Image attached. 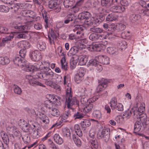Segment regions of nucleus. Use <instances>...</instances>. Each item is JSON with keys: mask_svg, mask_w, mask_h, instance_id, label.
I'll return each instance as SVG.
<instances>
[{"mask_svg": "<svg viewBox=\"0 0 149 149\" xmlns=\"http://www.w3.org/2000/svg\"><path fill=\"white\" fill-rule=\"evenodd\" d=\"M61 99L60 97H55L53 96H52L51 100H52V102L54 103L56 105L59 106L61 105Z\"/></svg>", "mask_w": 149, "mask_h": 149, "instance_id": "de8ad7c7", "label": "nucleus"}, {"mask_svg": "<svg viewBox=\"0 0 149 149\" xmlns=\"http://www.w3.org/2000/svg\"><path fill=\"white\" fill-rule=\"evenodd\" d=\"M40 51H45L46 48V45L45 42L42 40H39L37 45Z\"/></svg>", "mask_w": 149, "mask_h": 149, "instance_id": "7c9ffc66", "label": "nucleus"}, {"mask_svg": "<svg viewBox=\"0 0 149 149\" xmlns=\"http://www.w3.org/2000/svg\"><path fill=\"white\" fill-rule=\"evenodd\" d=\"M36 15L35 12L32 11L27 10L26 17L31 18L32 19L34 18Z\"/></svg>", "mask_w": 149, "mask_h": 149, "instance_id": "774afa93", "label": "nucleus"}, {"mask_svg": "<svg viewBox=\"0 0 149 149\" xmlns=\"http://www.w3.org/2000/svg\"><path fill=\"white\" fill-rule=\"evenodd\" d=\"M0 135L4 143L8 145L9 142V139L8 135L4 131H1L0 132Z\"/></svg>", "mask_w": 149, "mask_h": 149, "instance_id": "393cba45", "label": "nucleus"}, {"mask_svg": "<svg viewBox=\"0 0 149 149\" xmlns=\"http://www.w3.org/2000/svg\"><path fill=\"white\" fill-rule=\"evenodd\" d=\"M26 61L25 59L20 57L19 55H17L13 60V61L15 65L21 66H24Z\"/></svg>", "mask_w": 149, "mask_h": 149, "instance_id": "6ab92c4d", "label": "nucleus"}, {"mask_svg": "<svg viewBox=\"0 0 149 149\" xmlns=\"http://www.w3.org/2000/svg\"><path fill=\"white\" fill-rule=\"evenodd\" d=\"M26 78L28 80V82L30 84L31 86H38L42 87H45V85L40 82L37 81L33 77L30 75H26Z\"/></svg>", "mask_w": 149, "mask_h": 149, "instance_id": "4468645a", "label": "nucleus"}, {"mask_svg": "<svg viewBox=\"0 0 149 149\" xmlns=\"http://www.w3.org/2000/svg\"><path fill=\"white\" fill-rule=\"evenodd\" d=\"M58 36V33L51 30L50 35H49L48 36L49 42L51 45L54 44V40L56 39Z\"/></svg>", "mask_w": 149, "mask_h": 149, "instance_id": "5701e85b", "label": "nucleus"}, {"mask_svg": "<svg viewBox=\"0 0 149 149\" xmlns=\"http://www.w3.org/2000/svg\"><path fill=\"white\" fill-rule=\"evenodd\" d=\"M115 120L117 123L120 124L123 123L125 120L122 115L117 116L116 117Z\"/></svg>", "mask_w": 149, "mask_h": 149, "instance_id": "864d4df0", "label": "nucleus"}, {"mask_svg": "<svg viewBox=\"0 0 149 149\" xmlns=\"http://www.w3.org/2000/svg\"><path fill=\"white\" fill-rule=\"evenodd\" d=\"M18 45L21 48H24L26 50L30 47V44L28 41H24L18 43Z\"/></svg>", "mask_w": 149, "mask_h": 149, "instance_id": "c756f323", "label": "nucleus"}, {"mask_svg": "<svg viewBox=\"0 0 149 149\" xmlns=\"http://www.w3.org/2000/svg\"><path fill=\"white\" fill-rule=\"evenodd\" d=\"M53 105L52 102V100H50L45 101L42 106H43V107H45L47 109H48L49 111L52 109V108H53Z\"/></svg>", "mask_w": 149, "mask_h": 149, "instance_id": "a19ab883", "label": "nucleus"}, {"mask_svg": "<svg viewBox=\"0 0 149 149\" xmlns=\"http://www.w3.org/2000/svg\"><path fill=\"white\" fill-rule=\"evenodd\" d=\"M27 10H22L20 12V14L22 16L18 17L17 18L18 20H20L21 23L25 22L23 21L24 19H26L25 17H26Z\"/></svg>", "mask_w": 149, "mask_h": 149, "instance_id": "c9c22d12", "label": "nucleus"}, {"mask_svg": "<svg viewBox=\"0 0 149 149\" xmlns=\"http://www.w3.org/2000/svg\"><path fill=\"white\" fill-rule=\"evenodd\" d=\"M91 124L90 121L87 120H84L80 123L81 127L83 130H85L86 128L89 127Z\"/></svg>", "mask_w": 149, "mask_h": 149, "instance_id": "f704fd0d", "label": "nucleus"}, {"mask_svg": "<svg viewBox=\"0 0 149 149\" xmlns=\"http://www.w3.org/2000/svg\"><path fill=\"white\" fill-rule=\"evenodd\" d=\"M31 58L34 61H38L41 59V54L38 50H35L31 53Z\"/></svg>", "mask_w": 149, "mask_h": 149, "instance_id": "a211bd4d", "label": "nucleus"}, {"mask_svg": "<svg viewBox=\"0 0 149 149\" xmlns=\"http://www.w3.org/2000/svg\"><path fill=\"white\" fill-rule=\"evenodd\" d=\"M142 123L139 120H137L135 123L134 125V132L137 134L141 136V134L138 132L141 130L142 127Z\"/></svg>", "mask_w": 149, "mask_h": 149, "instance_id": "412c9836", "label": "nucleus"}, {"mask_svg": "<svg viewBox=\"0 0 149 149\" xmlns=\"http://www.w3.org/2000/svg\"><path fill=\"white\" fill-rule=\"evenodd\" d=\"M10 60L7 56L0 57V64L4 65L10 63Z\"/></svg>", "mask_w": 149, "mask_h": 149, "instance_id": "ea45409f", "label": "nucleus"}, {"mask_svg": "<svg viewBox=\"0 0 149 149\" xmlns=\"http://www.w3.org/2000/svg\"><path fill=\"white\" fill-rule=\"evenodd\" d=\"M57 0H53L50 1L48 3V6L50 9H53L55 12L58 13L61 10L60 6L58 4Z\"/></svg>", "mask_w": 149, "mask_h": 149, "instance_id": "dca6fc26", "label": "nucleus"}, {"mask_svg": "<svg viewBox=\"0 0 149 149\" xmlns=\"http://www.w3.org/2000/svg\"><path fill=\"white\" fill-rule=\"evenodd\" d=\"M137 111L136 113L135 118L138 119L141 123H146L147 120V116L143 112L145 110V105L144 103L141 104L138 107Z\"/></svg>", "mask_w": 149, "mask_h": 149, "instance_id": "423d86ee", "label": "nucleus"}, {"mask_svg": "<svg viewBox=\"0 0 149 149\" xmlns=\"http://www.w3.org/2000/svg\"><path fill=\"white\" fill-rule=\"evenodd\" d=\"M38 10L40 11V13H42L43 17L44 19L45 22L47 23L48 22L49 16L47 15V12L44 9L43 6L42 5H40L38 7Z\"/></svg>", "mask_w": 149, "mask_h": 149, "instance_id": "aec40b11", "label": "nucleus"}, {"mask_svg": "<svg viewBox=\"0 0 149 149\" xmlns=\"http://www.w3.org/2000/svg\"><path fill=\"white\" fill-rule=\"evenodd\" d=\"M104 45L102 44L93 43L91 45H87V48L91 51L100 52L102 49Z\"/></svg>", "mask_w": 149, "mask_h": 149, "instance_id": "2eb2a0df", "label": "nucleus"}, {"mask_svg": "<svg viewBox=\"0 0 149 149\" xmlns=\"http://www.w3.org/2000/svg\"><path fill=\"white\" fill-rule=\"evenodd\" d=\"M99 62L103 64H108L109 63V59L106 56L100 55L98 56Z\"/></svg>", "mask_w": 149, "mask_h": 149, "instance_id": "4be33fe9", "label": "nucleus"}, {"mask_svg": "<svg viewBox=\"0 0 149 149\" xmlns=\"http://www.w3.org/2000/svg\"><path fill=\"white\" fill-rule=\"evenodd\" d=\"M6 130L8 133H12L15 136L19 138L21 136V134L20 132L15 125H8L6 127Z\"/></svg>", "mask_w": 149, "mask_h": 149, "instance_id": "f8f14e48", "label": "nucleus"}, {"mask_svg": "<svg viewBox=\"0 0 149 149\" xmlns=\"http://www.w3.org/2000/svg\"><path fill=\"white\" fill-rule=\"evenodd\" d=\"M78 51V49L75 47H72L69 51V53L71 55H74Z\"/></svg>", "mask_w": 149, "mask_h": 149, "instance_id": "338daca9", "label": "nucleus"}, {"mask_svg": "<svg viewBox=\"0 0 149 149\" xmlns=\"http://www.w3.org/2000/svg\"><path fill=\"white\" fill-rule=\"evenodd\" d=\"M20 9H29L31 7L32 5L26 2L18 3Z\"/></svg>", "mask_w": 149, "mask_h": 149, "instance_id": "79ce46f5", "label": "nucleus"}, {"mask_svg": "<svg viewBox=\"0 0 149 149\" xmlns=\"http://www.w3.org/2000/svg\"><path fill=\"white\" fill-rule=\"evenodd\" d=\"M74 129L77 135L79 137H81L82 136V132L81 131L79 126L78 125L76 124L74 125Z\"/></svg>", "mask_w": 149, "mask_h": 149, "instance_id": "09e8293b", "label": "nucleus"}, {"mask_svg": "<svg viewBox=\"0 0 149 149\" xmlns=\"http://www.w3.org/2000/svg\"><path fill=\"white\" fill-rule=\"evenodd\" d=\"M79 64L80 65H85L87 61V58L85 55H81L78 56Z\"/></svg>", "mask_w": 149, "mask_h": 149, "instance_id": "bb28decb", "label": "nucleus"}, {"mask_svg": "<svg viewBox=\"0 0 149 149\" xmlns=\"http://www.w3.org/2000/svg\"><path fill=\"white\" fill-rule=\"evenodd\" d=\"M75 3L74 0H64L63 4L65 8H68L73 6Z\"/></svg>", "mask_w": 149, "mask_h": 149, "instance_id": "473e14b6", "label": "nucleus"}, {"mask_svg": "<svg viewBox=\"0 0 149 149\" xmlns=\"http://www.w3.org/2000/svg\"><path fill=\"white\" fill-rule=\"evenodd\" d=\"M109 82V80L107 79H105L103 78L98 80V85L97 87L95 92L97 93H99L102 91L107 87V84Z\"/></svg>", "mask_w": 149, "mask_h": 149, "instance_id": "9d476101", "label": "nucleus"}, {"mask_svg": "<svg viewBox=\"0 0 149 149\" xmlns=\"http://www.w3.org/2000/svg\"><path fill=\"white\" fill-rule=\"evenodd\" d=\"M78 61L76 60H74L73 57L71 58L70 60V67L72 69L74 68L77 65Z\"/></svg>", "mask_w": 149, "mask_h": 149, "instance_id": "6e6d98bb", "label": "nucleus"}, {"mask_svg": "<svg viewBox=\"0 0 149 149\" xmlns=\"http://www.w3.org/2000/svg\"><path fill=\"white\" fill-rule=\"evenodd\" d=\"M62 134L64 137L67 138L70 137L71 132L68 128L67 127H62L61 129Z\"/></svg>", "mask_w": 149, "mask_h": 149, "instance_id": "a878e982", "label": "nucleus"}, {"mask_svg": "<svg viewBox=\"0 0 149 149\" xmlns=\"http://www.w3.org/2000/svg\"><path fill=\"white\" fill-rule=\"evenodd\" d=\"M22 127L24 131L31 134L33 139H38L40 136V133L36 129L35 123L32 120H28V123L23 124Z\"/></svg>", "mask_w": 149, "mask_h": 149, "instance_id": "f257e3e1", "label": "nucleus"}, {"mask_svg": "<svg viewBox=\"0 0 149 149\" xmlns=\"http://www.w3.org/2000/svg\"><path fill=\"white\" fill-rule=\"evenodd\" d=\"M9 10V8L7 6L3 5H0V12H2L7 13Z\"/></svg>", "mask_w": 149, "mask_h": 149, "instance_id": "0e129e2a", "label": "nucleus"}, {"mask_svg": "<svg viewBox=\"0 0 149 149\" xmlns=\"http://www.w3.org/2000/svg\"><path fill=\"white\" fill-rule=\"evenodd\" d=\"M127 44L125 40L120 41L117 44L118 48L122 50L125 49L127 47Z\"/></svg>", "mask_w": 149, "mask_h": 149, "instance_id": "58836bf2", "label": "nucleus"}, {"mask_svg": "<svg viewBox=\"0 0 149 149\" xmlns=\"http://www.w3.org/2000/svg\"><path fill=\"white\" fill-rule=\"evenodd\" d=\"M99 97V95H97L91 98H89L88 103L85 104L84 105V107L83 109V111L84 113H90L91 112L92 110L94 107L93 103L98 100Z\"/></svg>", "mask_w": 149, "mask_h": 149, "instance_id": "0eeeda50", "label": "nucleus"}, {"mask_svg": "<svg viewBox=\"0 0 149 149\" xmlns=\"http://www.w3.org/2000/svg\"><path fill=\"white\" fill-rule=\"evenodd\" d=\"M66 104L69 109L74 110L73 106L76 103H77V99L75 97H72L71 88L68 87L66 91Z\"/></svg>", "mask_w": 149, "mask_h": 149, "instance_id": "20e7f679", "label": "nucleus"}, {"mask_svg": "<svg viewBox=\"0 0 149 149\" xmlns=\"http://www.w3.org/2000/svg\"><path fill=\"white\" fill-rule=\"evenodd\" d=\"M89 142L91 144V146L92 149H98L100 144L97 139H90Z\"/></svg>", "mask_w": 149, "mask_h": 149, "instance_id": "cd10ccee", "label": "nucleus"}, {"mask_svg": "<svg viewBox=\"0 0 149 149\" xmlns=\"http://www.w3.org/2000/svg\"><path fill=\"white\" fill-rule=\"evenodd\" d=\"M24 68V70L26 72H33L35 71L34 67L31 65H27L25 66H23Z\"/></svg>", "mask_w": 149, "mask_h": 149, "instance_id": "13d9d810", "label": "nucleus"}, {"mask_svg": "<svg viewBox=\"0 0 149 149\" xmlns=\"http://www.w3.org/2000/svg\"><path fill=\"white\" fill-rule=\"evenodd\" d=\"M42 65L44 69L41 72H38L37 73V75L38 77L43 79L45 77L46 75L48 74L49 71H52L49 68L50 63L46 61H43L42 62Z\"/></svg>", "mask_w": 149, "mask_h": 149, "instance_id": "6e6552de", "label": "nucleus"}, {"mask_svg": "<svg viewBox=\"0 0 149 149\" xmlns=\"http://www.w3.org/2000/svg\"><path fill=\"white\" fill-rule=\"evenodd\" d=\"M99 62L97 61L96 59H92L90 60L87 64L88 66H96L99 63Z\"/></svg>", "mask_w": 149, "mask_h": 149, "instance_id": "052dcab7", "label": "nucleus"}, {"mask_svg": "<svg viewBox=\"0 0 149 149\" xmlns=\"http://www.w3.org/2000/svg\"><path fill=\"white\" fill-rule=\"evenodd\" d=\"M12 27L18 31H22L17 34V37L18 38H26L27 36V31L25 30L28 27L25 25H22L20 23L14 22L12 24Z\"/></svg>", "mask_w": 149, "mask_h": 149, "instance_id": "7ed1b4c3", "label": "nucleus"}, {"mask_svg": "<svg viewBox=\"0 0 149 149\" xmlns=\"http://www.w3.org/2000/svg\"><path fill=\"white\" fill-rule=\"evenodd\" d=\"M74 15L72 14H68L64 19V23L65 24L69 23L70 21H72L74 18Z\"/></svg>", "mask_w": 149, "mask_h": 149, "instance_id": "49530a36", "label": "nucleus"}, {"mask_svg": "<svg viewBox=\"0 0 149 149\" xmlns=\"http://www.w3.org/2000/svg\"><path fill=\"white\" fill-rule=\"evenodd\" d=\"M45 77L43 79L46 80L45 84L47 86H52L53 84L52 80L54 79L55 80L57 84H61L62 82V77L60 75L54 73L52 71L50 70Z\"/></svg>", "mask_w": 149, "mask_h": 149, "instance_id": "f03ea898", "label": "nucleus"}, {"mask_svg": "<svg viewBox=\"0 0 149 149\" xmlns=\"http://www.w3.org/2000/svg\"><path fill=\"white\" fill-rule=\"evenodd\" d=\"M110 134L109 129L104 127L102 131H99L97 134L98 139L104 138L105 141H107L109 139Z\"/></svg>", "mask_w": 149, "mask_h": 149, "instance_id": "1a4fd4ad", "label": "nucleus"}, {"mask_svg": "<svg viewBox=\"0 0 149 149\" xmlns=\"http://www.w3.org/2000/svg\"><path fill=\"white\" fill-rule=\"evenodd\" d=\"M138 109V106L134 107L131 110H128L125 111L122 115L125 119L129 118L132 115L135 118Z\"/></svg>", "mask_w": 149, "mask_h": 149, "instance_id": "ddd939ff", "label": "nucleus"}, {"mask_svg": "<svg viewBox=\"0 0 149 149\" xmlns=\"http://www.w3.org/2000/svg\"><path fill=\"white\" fill-rule=\"evenodd\" d=\"M141 18V16L139 15L132 14L130 16V19L132 23L138 22Z\"/></svg>", "mask_w": 149, "mask_h": 149, "instance_id": "2f4dec72", "label": "nucleus"}, {"mask_svg": "<svg viewBox=\"0 0 149 149\" xmlns=\"http://www.w3.org/2000/svg\"><path fill=\"white\" fill-rule=\"evenodd\" d=\"M113 99L112 108L116 109L119 111H123L124 110V106L123 104L120 103H117V99L116 97H114Z\"/></svg>", "mask_w": 149, "mask_h": 149, "instance_id": "f3484780", "label": "nucleus"}, {"mask_svg": "<svg viewBox=\"0 0 149 149\" xmlns=\"http://www.w3.org/2000/svg\"><path fill=\"white\" fill-rule=\"evenodd\" d=\"M75 28L74 30H77V31L76 33H71L69 35V38L71 40L77 39L79 38L78 35H80L82 33L81 31H83L84 28L81 25H77L74 26Z\"/></svg>", "mask_w": 149, "mask_h": 149, "instance_id": "9b49d317", "label": "nucleus"}, {"mask_svg": "<svg viewBox=\"0 0 149 149\" xmlns=\"http://www.w3.org/2000/svg\"><path fill=\"white\" fill-rule=\"evenodd\" d=\"M79 10V8L78 6H76V5L72 7L71 8V12H69V14H74V13H76L78 12Z\"/></svg>", "mask_w": 149, "mask_h": 149, "instance_id": "e2e57ef3", "label": "nucleus"}, {"mask_svg": "<svg viewBox=\"0 0 149 149\" xmlns=\"http://www.w3.org/2000/svg\"><path fill=\"white\" fill-rule=\"evenodd\" d=\"M80 102L81 104L84 105L86 104L88 102L89 99H88V97L87 95H85L81 94L80 96Z\"/></svg>", "mask_w": 149, "mask_h": 149, "instance_id": "a18cd8bd", "label": "nucleus"}, {"mask_svg": "<svg viewBox=\"0 0 149 149\" xmlns=\"http://www.w3.org/2000/svg\"><path fill=\"white\" fill-rule=\"evenodd\" d=\"M84 79V77L77 73L74 77L75 81L77 84L80 83Z\"/></svg>", "mask_w": 149, "mask_h": 149, "instance_id": "603ef678", "label": "nucleus"}, {"mask_svg": "<svg viewBox=\"0 0 149 149\" xmlns=\"http://www.w3.org/2000/svg\"><path fill=\"white\" fill-rule=\"evenodd\" d=\"M93 115L94 117L97 119H101L102 116L101 112L97 110H95L93 112Z\"/></svg>", "mask_w": 149, "mask_h": 149, "instance_id": "4d7b16f0", "label": "nucleus"}, {"mask_svg": "<svg viewBox=\"0 0 149 149\" xmlns=\"http://www.w3.org/2000/svg\"><path fill=\"white\" fill-rule=\"evenodd\" d=\"M14 36L13 33L11 32L10 33H8L6 37L3 38L2 42L3 44L8 42L9 41H10L12 39H13Z\"/></svg>", "mask_w": 149, "mask_h": 149, "instance_id": "c85d7f7f", "label": "nucleus"}, {"mask_svg": "<svg viewBox=\"0 0 149 149\" xmlns=\"http://www.w3.org/2000/svg\"><path fill=\"white\" fill-rule=\"evenodd\" d=\"M33 66L34 71L41 70L43 68L42 62H39L35 63Z\"/></svg>", "mask_w": 149, "mask_h": 149, "instance_id": "3c124183", "label": "nucleus"}, {"mask_svg": "<svg viewBox=\"0 0 149 149\" xmlns=\"http://www.w3.org/2000/svg\"><path fill=\"white\" fill-rule=\"evenodd\" d=\"M72 139L74 143L78 147H80L81 146V141L76 134L72 135Z\"/></svg>", "mask_w": 149, "mask_h": 149, "instance_id": "e433bc0d", "label": "nucleus"}, {"mask_svg": "<svg viewBox=\"0 0 149 149\" xmlns=\"http://www.w3.org/2000/svg\"><path fill=\"white\" fill-rule=\"evenodd\" d=\"M39 118L40 119L43 123L46 124L49 123V122L48 118L45 114L40 113L39 116Z\"/></svg>", "mask_w": 149, "mask_h": 149, "instance_id": "37998d69", "label": "nucleus"}, {"mask_svg": "<svg viewBox=\"0 0 149 149\" xmlns=\"http://www.w3.org/2000/svg\"><path fill=\"white\" fill-rule=\"evenodd\" d=\"M70 80V78L69 75H67L65 76H64L63 83L65 86H66V91H67V89L68 87L71 88L70 87V84H69Z\"/></svg>", "mask_w": 149, "mask_h": 149, "instance_id": "4c0bfd02", "label": "nucleus"}, {"mask_svg": "<svg viewBox=\"0 0 149 149\" xmlns=\"http://www.w3.org/2000/svg\"><path fill=\"white\" fill-rule=\"evenodd\" d=\"M48 145L49 148L51 149H58L56 145L51 140V139H48Z\"/></svg>", "mask_w": 149, "mask_h": 149, "instance_id": "bf43d9fd", "label": "nucleus"}, {"mask_svg": "<svg viewBox=\"0 0 149 149\" xmlns=\"http://www.w3.org/2000/svg\"><path fill=\"white\" fill-rule=\"evenodd\" d=\"M114 6H112V13H122L125 10L124 7H121L120 6L114 4Z\"/></svg>", "mask_w": 149, "mask_h": 149, "instance_id": "b1692460", "label": "nucleus"}, {"mask_svg": "<svg viewBox=\"0 0 149 149\" xmlns=\"http://www.w3.org/2000/svg\"><path fill=\"white\" fill-rule=\"evenodd\" d=\"M90 30L93 32L97 33H101L103 31V30L102 29L95 27L90 28Z\"/></svg>", "mask_w": 149, "mask_h": 149, "instance_id": "680f3d73", "label": "nucleus"}, {"mask_svg": "<svg viewBox=\"0 0 149 149\" xmlns=\"http://www.w3.org/2000/svg\"><path fill=\"white\" fill-rule=\"evenodd\" d=\"M84 116V115L82 113L78 111L74 115V117L75 119H81Z\"/></svg>", "mask_w": 149, "mask_h": 149, "instance_id": "69168bd1", "label": "nucleus"}, {"mask_svg": "<svg viewBox=\"0 0 149 149\" xmlns=\"http://www.w3.org/2000/svg\"><path fill=\"white\" fill-rule=\"evenodd\" d=\"M70 116L69 111H67L64 113L61 117V119L63 122H67L69 121L66 120L68 117Z\"/></svg>", "mask_w": 149, "mask_h": 149, "instance_id": "c03bdc74", "label": "nucleus"}, {"mask_svg": "<svg viewBox=\"0 0 149 149\" xmlns=\"http://www.w3.org/2000/svg\"><path fill=\"white\" fill-rule=\"evenodd\" d=\"M49 112H51V115L57 117L60 115V112L58 110L54 107L52 108V109L49 111Z\"/></svg>", "mask_w": 149, "mask_h": 149, "instance_id": "8fccbe9b", "label": "nucleus"}, {"mask_svg": "<svg viewBox=\"0 0 149 149\" xmlns=\"http://www.w3.org/2000/svg\"><path fill=\"white\" fill-rule=\"evenodd\" d=\"M54 139L55 142L59 145L61 144L63 142V139L58 134H55L54 136Z\"/></svg>", "mask_w": 149, "mask_h": 149, "instance_id": "72a5a7b5", "label": "nucleus"}, {"mask_svg": "<svg viewBox=\"0 0 149 149\" xmlns=\"http://www.w3.org/2000/svg\"><path fill=\"white\" fill-rule=\"evenodd\" d=\"M91 16V14L87 11H84L82 13H80L78 15V18L81 20H84V23L86 25L91 26L93 25V23L95 24L99 23V20L97 18L95 20L94 19L93 22L90 20L89 18Z\"/></svg>", "mask_w": 149, "mask_h": 149, "instance_id": "39448f33", "label": "nucleus"}, {"mask_svg": "<svg viewBox=\"0 0 149 149\" xmlns=\"http://www.w3.org/2000/svg\"><path fill=\"white\" fill-rule=\"evenodd\" d=\"M13 90L15 94L20 95L22 92L21 88L17 85H14Z\"/></svg>", "mask_w": 149, "mask_h": 149, "instance_id": "5fc2aeb1", "label": "nucleus"}]
</instances>
